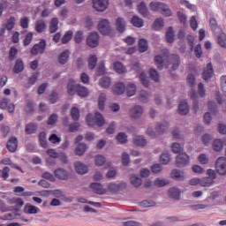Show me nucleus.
Segmentation results:
<instances>
[{
	"mask_svg": "<svg viewBox=\"0 0 226 226\" xmlns=\"http://www.w3.org/2000/svg\"><path fill=\"white\" fill-rule=\"evenodd\" d=\"M162 54V56L158 55L154 57V63L159 70H163V64H166V66L172 64V70L179 68V56L177 55L169 56V49H163Z\"/></svg>",
	"mask_w": 226,
	"mask_h": 226,
	"instance_id": "nucleus-1",
	"label": "nucleus"
},
{
	"mask_svg": "<svg viewBox=\"0 0 226 226\" xmlns=\"http://www.w3.org/2000/svg\"><path fill=\"white\" fill-rule=\"evenodd\" d=\"M187 82H188L189 86H191V87H192L191 92H190V94H189V96H190L191 100H192V102L194 103L195 110H197L199 109V93H197V91H195L193 89V87L197 84V82L195 80V75L189 74V76L187 78Z\"/></svg>",
	"mask_w": 226,
	"mask_h": 226,
	"instance_id": "nucleus-2",
	"label": "nucleus"
},
{
	"mask_svg": "<svg viewBox=\"0 0 226 226\" xmlns=\"http://www.w3.org/2000/svg\"><path fill=\"white\" fill-rule=\"evenodd\" d=\"M86 121L88 126L91 127L94 126L95 124L102 127L103 124H105V118L100 112H95L94 116L93 114L87 115Z\"/></svg>",
	"mask_w": 226,
	"mask_h": 226,
	"instance_id": "nucleus-3",
	"label": "nucleus"
},
{
	"mask_svg": "<svg viewBox=\"0 0 226 226\" xmlns=\"http://www.w3.org/2000/svg\"><path fill=\"white\" fill-rule=\"evenodd\" d=\"M150 10H152V11H161L164 17H170L172 15L170 8H169L167 4L160 2L150 3Z\"/></svg>",
	"mask_w": 226,
	"mask_h": 226,
	"instance_id": "nucleus-4",
	"label": "nucleus"
},
{
	"mask_svg": "<svg viewBox=\"0 0 226 226\" xmlns=\"http://www.w3.org/2000/svg\"><path fill=\"white\" fill-rule=\"evenodd\" d=\"M87 45L91 49H96L100 45V35L96 32H92L87 37Z\"/></svg>",
	"mask_w": 226,
	"mask_h": 226,
	"instance_id": "nucleus-5",
	"label": "nucleus"
},
{
	"mask_svg": "<svg viewBox=\"0 0 226 226\" xmlns=\"http://www.w3.org/2000/svg\"><path fill=\"white\" fill-rule=\"evenodd\" d=\"M92 6L95 11L103 13L109 8V0H92Z\"/></svg>",
	"mask_w": 226,
	"mask_h": 226,
	"instance_id": "nucleus-6",
	"label": "nucleus"
},
{
	"mask_svg": "<svg viewBox=\"0 0 226 226\" xmlns=\"http://www.w3.org/2000/svg\"><path fill=\"white\" fill-rule=\"evenodd\" d=\"M46 49H47V41L42 39L39 43L35 44L32 48V49L30 50V54L32 56H38V54H43Z\"/></svg>",
	"mask_w": 226,
	"mask_h": 226,
	"instance_id": "nucleus-7",
	"label": "nucleus"
},
{
	"mask_svg": "<svg viewBox=\"0 0 226 226\" xmlns=\"http://www.w3.org/2000/svg\"><path fill=\"white\" fill-rule=\"evenodd\" d=\"M190 163V156L186 153H180L176 157L177 167H186Z\"/></svg>",
	"mask_w": 226,
	"mask_h": 226,
	"instance_id": "nucleus-8",
	"label": "nucleus"
},
{
	"mask_svg": "<svg viewBox=\"0 0 226 226\" xmlns=\"http://www.w3.org/2000/svg\"><path fill=\"white\" fill-rule=\"evenodd\" d=\"M216 172L221 176L226 174V159L224 157H219L215 162Z\"/></svg>",
	"mask_w": 226,
	"mask_h": 226,
	"instance_id": "nucleus-9",
	"label": "nucleus"
},
{
	"mask_svg": "<svg viewBox=\"0 0 226 226\" xmlns=\"http://www.w3.org/2000/svg\"><path fill=\"white\" fill-rule=\"evenodd\" d=\"M144 114V108L140 105H136L130 109V117L132 119H140Z\"/></svg>",
	"mask_w": 226,
	"mask_h": 226,
	"instance_id": "nucleus-10",
	"label": "nucleus"
},
{
	"mask_svg": "<svg viewBox=\"0 0 226 226\" xmlns=\"http://www.w3.org/2000/svg\"><path fill=\"white\" fill-rule=\"evenodd\" d=\"M98 29L102 34H110V25L109 19H102L98 24Z\"/></svg>",
	"mask_w": 226,
	"mask_h": 226,
	"instance_id": "nucleus-11",
	"label": "nucleus"
},
{
	"mask_svg": "<svg viewBox=\"0 0 226 226\" xmlns=\"http://www.w3.org/2000/svg\"><path fill=\"white\" fill-rule=\"evenodd\" d=\"M54 174L56 177L61 181H68V179H70V173H68V171L63 168L55 170Z\"/></svg>",
	"mask_w": 226,
	"mask_h": 226,
	"instance_id": "nucleus-12",
	"label": "nucleus"
},
{
	"mask_svg": "<svg viewBox=\"0 0 226 226\" xmlns=\"http://www.w3.org/2000/svg\"><path fill=\"white\" fill-rule=\"evenodd\" d=\"M203 79L209 80L215 77V70L213 69V64L211 63L207 64V68L203 71Z\"/></svg>",
	"mask_w": 226,
	"mask_h": 226,
	"instance_id": "nucleus-13",
	"label": "nucleus"
},
{
	"mask_svg": "<svg viewBox=\"0 0 226 226\" xmlns=\"http://www.w3.org/2000/svg\"><path fill=\"white\" fill-rule=\"evenodd\" d=\"M168 197L174 200H179L181 199V190L177 187H170L168 190Z\"/></svg>",
	"mask_w": 226,
	"mask_h": 226,
	"instance_id": "nucleus-14",
	"label": "nucleus"
},
{
	"mask_svg": "<svg viewBox=\"0 0 226 226\" xmlns=\"http://www.w3.org/2000/svg\"><path fill=\"white\" fill-rule=\"evenodd\" d=\"M124 91H126V87L123 82L116 83L112 87V93L114 94H117L118 96H121V94H124Z\"/></svg>",
	"mask_w": 226,
	"mask_h": 226,
	"instance_id": "nucleus-15",
	"label": "nucleus"
},
{
	"mask_svg": "<svg viewBox=\"0 0 226 226\" xmlns=\"http://www.w3.org/2000/svg\"><path fill=\"white\" fill-rule=\"evenodd\" d=\"M19 147V140L17 139L16 137H11L6 145L7 149L11 152V153H15V151H17V147Z\"/></svg>",
	"mask_w": 226,
	"mask_h": 226,
	"instance_id": "nucleus-16",
	"label": "nucleus"
},
{
	"mask_svg": "<svg viewBox=\"0 0 226 226\" xmlns=\"http://www.w3.org/2000/svg\"><path fill=\"white\" fill-rule=\"evenodd\" d=\"M74 167L78 174L84 175V174H87V172L89 171V169L87 168V166L80 162H75Z\"/></svg>",
	"mask_w": 226,
	"mask_h": 226,
	"instance_id": "nucleus-17",
	"label": "nucleus"
},
{
	"mask_svg": "<svg viewBox=\"0 0 226 226\" xmlns=\"http://www.w3.org/2000/svg\"><path fill=\"white\" fill-rule=\"evenodd\" d=\"M170 177L175 181H185V173L177 169L172 170Z\"/></svg>",
	"mask_w": 226,
	"mask_h": 226,
	"instance_id": "nucleus-18",
	"label": "nucleus"
},
{
	"mask_svg": "<svg viewBox=\"0 0 226 226\" xmlns=\"http://www.w3.org/2000/svg\"><path fill=\"white\" fill-rule=\"evenodd\" d=\"M130 183L134 188H140L142 186V178L137 174H132L130 177Z\"/></svg>",
	"mask_w": 226,
	"mask_h": 226,
	"instance_id": "nucleus-19",
	"label": "nucleus"
},
{
	"mask_svg": "<svg viewBox=\"0 0 226 226\" xmlns=\"http://www.w3.org/2000/svg\"><path fill=\"white\" fill-rule=\"evenodd\" d=\"M177 112L180 116H186V114L190 112V106H188V102H180L178 105Z\"/></svg>",
	"mask_w": 226,
	"mask_h": 226,
	"instance_id": "nucleus-20",
	"label": "nucleus"
},
{
	"mask_svg": "<svg viewBox=\"0 0 226 226\" xmlns=\"http://www.w3.org/2000/svg\"><path fill=\"white\" fill-rule=\"evenodd\" d=\"M132 142L138 147H145V146H147V139H146L144 136H135L132 139Z\"/></svg>",
	"mask_w": 226,
	"mask_h": 226,
	"instance_id": "nucleus-21",
	"label": "nucleus"
},
{
	"mask_svg": "<svg viewBox=\"0 0 226 226\" xmlns=\"http://www.w3.org/2000/svg\"><path fill=\"white\" fill-rule=\"evenodd\" d=\"M70 59V50L66 49L58 55L59 64H66Z\"/></svg>",
	"mask_w": 226,
	"mask_h": 226,
	"instance_id": "nucleus-22",
	"label": "nucleus"
},
{
	"mask_svg": "<svg viewBox=\"0 0 226 226\" xmlns=\"http://www.w3.org/2000/svg\"><path fill=\"white\" fill-rule=\"evenodd\" d=\"M116 28L119 33H124L126 29V21L123 18H117L116 20Z\"/></svg>",
	"mask_w": 226,
	"mask_h": 226,
	"instance_id": "nucleus-23",
	"label": "nucleus"
},
{
	"mask_svg": "<svg viewBox=\"0 0 226 226\" xmlns=\"http://www.w3.org/2000/svg\"><path fill=\"white\" fill-rule=\"evenodd\" d=\"M91 188L98 195H103V194L107 193V190H105L103 188V186H102V184H100V183H93V184H91Z\"/></svg>",
	"mask_w": 226,
	"mask_h": 226,
	"instance_id": "nucleus-24",
	"label": "nucleus"
},
{
	"mask_svg": "<svg viewBox=\"0 0 226 226\" xmlns=\"http://www.w3.org/2000/svg\"><path fill=\"white\" fill-rule=\"evenodd\" d=\"M155 130L159 135H162V133H165L169 130V123L163 121L161 124H157L155 125Z\"/></svg>",
	"mask_w": 226,
	"mask_h": 226,
	"instance_id": "nucleus-25",
	"label": "nucleus"
},
{
	"mask_svg": "<svg viewBox=\"0 0 226 226\" xmlns=\"http://www.w3.org/2000/svg\"><path fill=\"white\" fill-rule=\"evenodd\" d=\"M105 102H107V94H100L98 97V109L101 111L105 110Z\"/></svg>",
	"mask_w": 226,
	"mask_h": 226,
	"instance_id": "nucleus-26",
	"label": "nucleus"
},
{
	"mask_svg": "<svg viewBox=\"0 0 226 226\" xmlns=\"http://www.w3.org/2000/svg\"><path fill=\"white\" fill-rule=\"evenodd\" d=\"M112 84V80L109 77H102L99 80V86L102 87L103 89H109Z\"/></svg>",
	"mask_w": 226,
	"mask_h": 226,
	"instance_id": "nucleus-27",
	"label": "nucleus"
},
{
	"mask_svg": "<svg viewBox=\"0 0 226 226\" xmlns=\"http://www.w3.org/2000/svg\"><path fill=\"white\" fill-rule=\"evenodd\" d=\"M47 29V24L45 20L39 19L35 22V31L37 33H43Z\"/></svg>",
	"mask_w": 226,
	"mask_h": 226,
	"instance_id": "nucleus-28",
	"label": "nucleus"
},
{
	"mask_svg": "<svg viewBox=\"0 0 226 226\" xmlns=\"http://www.w3.org/2000/svg\"><path fill=\"white\" fill-rule=\"evenodd\" d=\"M59 29V19L53 18L49 22V32L56 33Z\"/></svg>",
	"mask_w": 226,
	"mask_h": 226,
	"instance_id": "nucleus-29",
	"label": "nucleus"
},
{
	"mask_svg": "<svg viewBox=\"0 0 226 226\" xmlns=\"http://www.w3.org/2000/svg\"><path fill=\"white\" fill-rule=\"evenodd\" d=\"M165 26V23L163 22V19L158 18L154 20L153 24V29L154 31H160L163 29V26Z\"/></svg>",
	"mask_w": 226,
	"mask_h": 226,
	"instance_id": "nucleus-30",
	"label": "nucleus"
},
{
	"mask_svg": "<svg viewBox=\"0 0 226 226\" xmlns=\"http://www.w3.org/2000/svg\"><path fill=\"white\" fill-rule=\"evenodd\" d=\"M25 213H26V215H36L40 213V208L33 205H26Z\"/></svg>",
	"mask_w": 226,
	"mask_h": 226,
	"instance_id": "nucleus-31",
	"label": "nucleus"
},
{
	"mask_svg": "<svg viewBox=\"0 0 226 226\" xmlns=\"http://www.w3.org/2000/svg\"><path fill=\"white\" fill-rule=\"evenodd\" d=\"M170 183V181H169V179L161 178V177H158L154 181V186H157L158 188L167 186V185H169Z\"/></svg>",
	"mask_w": 226,
	"mask_h": 226,
	"instance_id": "nucleus-32",
	"label": "nucleus"
},
{
	"mask_svg": "<svg viewBox=\"0 0 226 226\" xmlns=\"http://www.w3.org/2000/svg\"><path fill=\"white\" fill-rule=\"evenodd\" d=\"M131 23L135 27H143L144 26V19H140L138 16H133L132 19H131Z\"/></svg>",
	"mask_w": 226,
	"mask_h": 226,
	"instance_id": "nucleus-33",
	"label": "nucleus"
},
{
	"mask_svg": "<svg viewBox=\"0 0 226 226\" xmlns=\"http://www.w3.org/2000/svg\"><path fill=\"white\" fill-rule=\"evenodd\" d=\"M38 130V125L36 124H28L26 125L25 132L27 135H33V133H36Z\"/></svg>",
	"mask_w": 226,
	"mask_h": 226,
	"instance_id": "nucleus-34",
	"label": "nucleus"
},
{
	"mask_svg": "<svg viewBox=\"0 0 226 226\" xmlns=\"http://www.w3.org/2000/svg\"><path fill=\"white\" fill-rule=\"evenodd\" d=\"M67 93L71 96H73V94L77 93V85H75V81H73L72 79L70 80L67 86Z\"/></svg>",
	"mask_w": 226,
	"mask_h": 226,
	"instance_id": "nucleus-35",
	"label": "nucleus"
},
{
	"mask_svg": "<svg viewBox=\"0 0 226 226\" xmlns=\"http://www.w3.org/2000/svg\"><path fill=\"white\" fill-rule=\"evenodd\" d=\"M126 93L129 97L135 96V94L137 93V86L133 83L129 84L126 88Z\"/></svg>",
	"mask_w": 226,
	"mask_h": 226,
	"instance_id": "nucleus-36",
	"label": "nucleus"
},
{
	"mask_svg": "<svg viewBox=\"0 0 226 226\" xmlns=\"http://www.w3.org/2000/svg\"><path fill=\"white\" fill-rule=\"evenodd\" d=\"M96 63H98V58L94 55H90L88 57L89 70H94L96 68Z\"/></svg>",
	"mask_w": 226,
	"mask_h": 226,
	"instance_id": "nucleus-37",
	"label": "nucleus"
},
{
	"mask_svg": "<svg viewBox=\"0 0 226 226\" xmlns=\"http://www.w3.org/2000/svg\"><path fill=\"white\" fill-rule=\"evenodd\" d=\"M76 93L78 94L79 96H81V98H86V96H87V94H88L87 88H86V87H82L80 85H77Z\"/></svg>",
	"mask_w": 226,
	"mask_h": 226,
	"instance_id": "nucleus-38",
	"label": "nucleus"
},
{
	"mask_svg": "<svg viewBox=\"0 0 226 226\" xmlns=\"http://www.w3.org/2000/svg\"><path fill=\"white\" fill-rule=\"evenodd\" d=\"M114 70L117 73H126V67L121 62H116L114 64Z\"/></svg>",
	"mask_w": 226,
	"mask_h": 226,
	"instance_id": "nucleus-39",
	"label": "nucleus"
},
{
	"mask_svg": "<svg viewBox=\"0 0 226 226\" xmlns=\"http://www.w3.org/2000/svg\"><path fill=\"white\" fill-rule=\"evenodd\" d=\"M87 149V146L84 143H80L79 145L77 146L75 152L78 156H82L84 153H86V150Z\"/></svg>",
	"mask_w": 226,
	"mask_h": 226,
	"instance_id": "nucleus-40",
	"label": "nucleus"
},
{
	"mask_svg": "<svg viewBox=\"0 0 226 226\" xmlns=\"http://www.w3.org/2000/svg\"><path fill=\"white\" fill-rule=\"evenodd\" d=\"M166 40L168 43H174V28L169 27L166 31Z\"/></svg>",
	"mask_w": 226,
	"mask_h": 226,
	"instance_id": "nucleus-41",
	"label": "nucleus"
},
{
	"mask_svg": "<svg viewBox=\"0 0 226 226\" xmlns=\"http://www.w3.org/2000/svg\"><path fill=\"white\" fill-rule=\"evenodd\" d=\"M139 100L143 103H147V102H149V94L146 90L139 91Z\"/></svg>",
	"mask_w": 226,
	"mask_h": 226,
	"instance_id": "nucleus-42",
	"label": "nucleus"
},
{
	"mask_svg": "<svg viewBox=\"0 0 226 226\" xmlns=\"http://www.w3.org/2000/svg\"><path fill=\"white\" fill-rule=\"evenodd\" d=\"M71 117L73 119V121H79V119H80V110H79V108L77 107L72 108Z\"/></svg>",
	"mask_w": 226,
	"mask_h": 226,
	"instance_id": "nucleus-43",
	"label": "nucleus"
},
{
	"mask_svg": "<svg viewBox=\"0 0 226 226\" xmlns=\"http://www.w3.org/2000/svg\"><path fill=\"white\" fill-rule=\"evenodd\" d=\"M185 149V147H183L181 144L179 143H173L171 145V151L172 153H174L175 154H179V153H181L183 150Z\"/></svg>",
	"mask_w": 226,
	"mask_h": 226,
	"instance_id": "nucleus-44",
	"label": "nucleus"
},
{
	"mask_svg": "<svg viewBox=\"0 0 226 226\" xmlns=\"http://www.w3.org/2000/svg\"><path fill=\"white\" fill-rule=\"evenodd\" d=\"M138 10L140 15H143V17H147L149 15V11H147V7H146L145 3H141L138 5Z\"/></svg>",
	"mask_w": 226,
	"mask_h": 226,
	"instance_id": "nucleus-45",
	"label": "nucleus"
},
{
	"mask_svg": "<svg viewBox=\"0 0 226 226\" xmlns=\"http://www.w3.org/2000/svg\"><path fill=\"white\" fill-rule=\"evenodd\" d=\"M199 183L201 186H211V185L215 183V180L209 177H207L203 179H200Z\"/></svg>",
	"mask_w": 226,
	"mask_h": 226,
	"instance_id": "nucleus-46",
	"label": "nucleus"
},
{
	"mask_svg": "<svg viewBox=\"0 0 226 226\" xmlns=\"http://www.w3.org/2000/svg\"><path fill=\"white\" fill-rule=\"evenodd\" d=\"M147 41L146 39H140L139 41V50L141 53L147 51Z\"/></svg>",
	"mask_w": 226,
	"mask_h": 226,
	"instance_id": "nucleus-47",
	"label": "nucleus"
},
{
	"mask_svg": "<svg viewBox=\"0 0 226 226\" xmlns=\"http://www.w3.org/2000/svg\"><path fill=\"white\" fill-rule=\"evenodd\" d=\"M149 76H150V79L154 82H160V74L158 73L157 70L150 69Z\"/></svg>",
	"mask_w": 226,
	"mask_h": 226,
	"instance_id": "nucleus-48",
	"label": "nucleus"
},
{
	"mask_svg": "<svg viewBox=\"0 0 226 226\" xmlns=\"http://www.w3.org/2000/svg\"><path fill=\"white\" fill-rule=\"evenodd\" d=\"M23 71H24V62H22V60L20 59H18L14 65V72L20 73V72H23Z\"/></svg>",
	"mask_w": 226,
	"mask_h": 226,
	"instance_id": "nucleus-49",
	"label": "nucleus"
},
{
	"mask_svg": "<svg viewBox=\"0 0 226 226\" xmlns=\"http://www.w3.org/2000/svg\"><path fill=\"white\" fill-rule=\"evenodd\" d=\"M160 162L162 165H167L170 162V154L169 152H163L160 157Z\"/></svg>",
	"mask_w": 226,
	"mask_h": 226,
	"instance_id": "nucleus-50",
	"label": "nucleus"
},
{
	"mask_svg": "<svg viewBox=\"0 0 226 226\" xmlns=\"http://www.w3.org/2000/svg\"><path fill=\"white\" fill-rule=\"evenodd\" d=\"M73 38V31H67L64 35L62 37V43L65 45V43H68Z\"/></svg>",
	"mask_w": 226,
	"mask_h": 226,
	"instance_id": "nucleus-51",
	"label": "nucleus"
},
{
	"mask_svg": "<svg viewBox=\"0 0 226 226\" xmlns=\"http://www.w3.org/2000/svg\"><path fill=\"white\" fill-rule=\"evenodd\" d=\"M117 140L119 144H126L128 142V136L124 132H119L117 135Z\"/></svg>",
	"mask_w": 226,
	"mask_h": 226,
	"instance_id": "nucleus-52",
	"label": "nucleus"
},
{
	"mask_svg": "<svg viewBox=\"0 0 226 226\" xmlns=\"http://www.w3.org/2000/svg\"><path fill=\"white\" fill-rule=\"evenodd\" d=\"M139 80H140L142 86H144V87H147L150 84L149 79H147L146 72H141L139 74Z\"/></svg>",
	"mask_w": 226,
	"mask_h": 226,
	"instance_id": "nucleus-53",
	"label": "nucleus"
},
{
	"mask_svg": "<svg viewBox=\"0 0 226 226\" xmlns=\"http://www.w3.org/2000/svg\"><path fill=\"white\" fill-rule=\"evenodd\" d=\"M218 43L222 49H226V34L221 33L218 36Z\"/></svg>",
	"mask_w": 226,
	"mask_h": 226,
	"instance_id": "nucleus-54",
	"label": "nucleus"
},
{
	"mask_svg": "<svg viewBox=\"0 0 226 226\" xmlns=\"http://www.w3.org/2000/svg\"><path fill=\"white\" fill-rule=\"evenodd\" d=\"M146 133L148 135V137H152V139H155V137L160 135L156 130V127L154 129H153V127H148L146 131Z\"/></svg>",
	"mask_w": 226,
	"mask_h": 226,
	"instance_id": "nucleus-55",
	"label": "nucleus"
},
{
	"mask_svg": "<svg viewBox=\"0 0 226 226\" xmlns=\"http://www.w3.org/2000/svg\"><path fill=\"white\" fill-rule=\"evenodd\" d=\"M213 147L215 151H222L223 149V143L222 139H215L213 143Z\"/></svg>",
	"mask_w": 226,
	"mask_h": 226,
	"instance_id": "nucleus-56",
	"label": "nucleus"
},
{
	"mask_svg": "<svg viewBox=\"0 0 226 226\" xmlns=\"http://www.w3.org/2000/svg\"><path fill=\"white\" fill-rule=\"evenodd\" d=\"M39 140L42 147H47V134L44 132L39 134Z\"/></svg>",
	"mask_w": 226,
	"mask_h": 226,
	"instance_id": "nucleus-57",
	"label": "nucleus"
},
{
	"mask_svg": "<svg viewBox=\"0 0 226 226\" xmlns=\"http://www.w3.org/2000/svg\"><path fill=\"white\" fill-rule=\"evenodd\" d=\"M84 40V32L78 31L76 32V34L74 36V41L76 43H82V41Z\"/></svg>",
	"mask_w": 226,
	"mask_h": 226,
	"instance_id": "nucleus-58",
	"label": "nucleus"
},
{
	"mask_svg": "<svg viewBox=\"0 0 226 226\" xmlns=\"http://www.w3.org/2000/svg\"><path fill=\"white\" fill-rule=\"evenodd\" d=\"M0 177L8 179V177H10V168L4 167L3 170H0Z\"/></svg>",
	"mask_w": 226,
	"mask_h": 226,
	"instance_id": "nucleus-59",
	"label": "nucleus"
},
{
	"mask_svg": "<svg viewBox=\"0 0 226 226\" xmlns=\"http://www.w3.org/2000/svg\"><path fill=\"white\" fill-rule=\"evenodd\" d=\"M94 162H95V165H97V167H102V165H103V163H105V162H106L105 156L96 155Z\"/></svg>",
	"mask_w": 226,
	"mask_h": 226,
	"instance_id": "nucleus-60",
	"label": "nucleus"
},
{
	"mask_svg": "<svg viewBox=\"0 0 226 226\" xmlns=\"http://www.w3.org/2000/svg\"><path fill=\"white\" fill-rule=\"evenodd\" d=\"M108 190L109 192H112V193H116V192H119V185H117V184H116V183H109L108 185Z\"/></svg>",
	"mask_w": 226,
	"mask_h": 226,
	"instance_id": "nucleus-61",
	"label": "nucleus"
},
{
	"mask_svg": "<svg viewBox=\"0 0 226 226\" xmlns=\"http://www.w3.org/2000/svg\"><path fill=\"white\" fill-rule=\"evenodd\" d=\"M13 27H15V18L11 17V18L7 20L6 29H7L8 31H11V29H13Z\"/></svg>",
	"mask_w": 226,
	"mask_h": 226,
	"instance_id": "nucleus-62",
	"label": "nucleus"
},
{
	"mask_svg": "<svg viewBox=\"0 0 226 226\" xmlns=\"http://www.w3.org/2000/svg\"><path fill=\"white\" fill-rule=\"evenodd\" d=\"M128 163H130V154H128L126 152H124L122 154V164L126 167Z\"/></svg>",
	"mask_w": 226,
	"mask_h": 226,
	"instance_id": "nucleus-63",
	"label": "nucleus"
},
{
	"mask_svg": "<svg viewBox=\"0 0 226 226\" xmlns=\"http://www.w3.org/2000/svg\"><path fill=\"white\" fill-rule=\"evenodd\" d=\"M221 88L224 96H226V76L221 77Z\"/></svg>",
	"mask_w": 226,
	"mask_h": 226,
	"instance_id": "nucleus-64",
	"label": "nucleus"
}]
</instances>
